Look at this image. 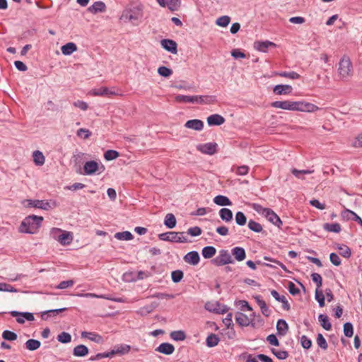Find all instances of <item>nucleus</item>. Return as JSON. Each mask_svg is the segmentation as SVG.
Listing matches in <instances>:
<instances>
[{"instance_id":"obj_34","label":"nucleus","mask_w":362,"mask_h":362,"mask_svg":"<svg viewBox=\"0 0 362 362\" xmlns=\"http://www.w3.org/2000/svg\"><path fill=\"white\" fill-rule=\"evenodd\" d=\"M214 202L221 206L232 205V202L227 197L223 195L216 196L214 198Z\"/></svg>"},{"instance_id":"obj_40","label":"nucleus","mask_w":362,"mask_h":362,"mask_svg":"<svg viewBox=\"0 0 362 362\" xmlns=\"http://www.w3.org/2000/svg\"><path fill=\"white\" fill-rule=\"evenodd\" d=\"M33 161L35 164L37 166H42L44 165L45 161V158L43 153L40 151H35L33 153Z\"/></svg>"},{"instance_id":"obj_41","label":"nucleus","mask_w":362,"mask_h":362,"mask_svg":"<svg viewBox=\"0 0 362 362\" xmlns=\"http://www.w3.org/2000/svg\"><path fill=\"white\" fill-rule=\"evenodd\" d=\"M216 253V249L213 246H206L202 250V255L205 259L214 257Z\"/></svg>"},{"instance_id":"obj_10","label":"nucleus","mask_w":362,"mask_h":362,"mask_svg":"<svg viewBox=\"0 0 362 362\" xmlns=\"http://www.w3.org/2000/svg\"><path fill=\"white\" fill-rule=\"evenodd\" d=\"M197 149L204 154L211 156L217 152L218 144L215 142L201 144L197 146Z\"/></svg>"},{"instance_id":"obj_54","label":"nucleus","mask_w":362,"mask_h":362,"mask_svg":"<svg viewBox=\"0 0 362 362\" xmlns=\"http://www.w3.org/2000/svg\"><path fill=\"white\" fill-rule=\"evenodd\" d=\"M57 340L61 343L66 344L71 341V336L68 332H62L57 336Z\"/></svg>"},{"instance_id":"obj_35","label":"nucleus","mask_w":362,"mask_h":362,"mask_svg":"<svg viewBox=\"0 0 362 362\" xmlns=\"http://www.w3.org/2000/svg\"><path fill=\"white\" fill-rule=\"evenodd\" d=\"M219 216L220 218L226 222H230L233 219V212L228 208L221 209L219 211Z\"/></svg>"},{"instance_id":"obj_63","label":"nucleus","mask_w":362,"mask_h":362,"mask_svg":"<svg viewBox=\"0 0 362 362\" xmlns=\"http://www.w3.org/2000/svg\"><path fill=\"white\" fill-rule=\"evenodd\" d=\"M158 73L161 76L169 77L173 74V71L166 66H162L158 69Z\"/></svg>"},{"instance_id":"obj_23","label":"nucleus","mask_w":362,"mask_h":362,"mask_svg":"<svg viewBox=\"0 0 362 362\" xmlns=\"http://www.w3.org/2000/svg\"><path fill=\"white\" fill-rule=\"evenodd\" d=\"M91 94L95 96H105V95H117L116 92L110 90L107 87H100L95 88L91 90Z\"/></svg>"},{"instance_id":"obj_64","label":"nucleus","mask_w":362,"mask_h":362,"mask_svg":"<svg viewBox=\"0 0 362 362\" xmlns=\"http://www.w3.org/2000/svg\"><path fill=\"white\" fill-rule=\"evenodd\" d=\"M300 344L304 349H309L312 346V341L307 336L302 335L300 337Z\"/></svg>"},{"instance_id":"obj_61","label":"nucleus","mask_w":362,"mask_h":362,"mask_svg":"<svg viewBox=\"0 0 362 362\" xmlns=\"http://www.w3.org/2000/svg\"><path fill=\"white\" fill-rule=\"evenodd\" d=\"M344 333L347 337H351L354 334V328L351 322H346L344 325Z\"/></svg>"},{"instance_id":"obj_39","label":"nucleus","mask_w":362,"mask_h":362,"mask_svg":"<svg viewBox=\"0 0 362 362\" xmlns=\"http://www.w3.org/2000/svg\"><path fill=\"white\" fill-rule=\"evenodd\" d=\"M318 320L320 325L327 331H329L332 328V325L329 322V317L325 314H320L318 316Z\"/></svg>"},{"instance_id":"obj_55","label":"nucleus","mask_w":362,"mask_h":362,"mask_svg":"<svg viewBox=\"0 0 362 362\" xmlns=\"http://www.w3.org/2000/svg\"><path fill=\"white\" fill-rule=\"evenodd\" d=\"M315 298L318 302L320 307L322 308L325 306V296L322 290L316 289Z\"/></svg>"},{"instance_id":"obj_26","label":"nucleus","mask_w":362,"mask_h":362,"mask_svg":"<svg viewBox=\"0 0 362 362\" xmlns=\"http://www.w3.org/2000/svg\"><path fill=\"white\" fill-rule=\"evenodd\" d=\"M81 337L84 339H88L91 341H94L96 343H101L103 341V337L95 333V332H81Z\"/></svg>"},{"instance_id":"obj_5","label":"nucleus","mask_w":362,"mask_h":362,"mask_svg":"<svg viewBox=\"0 0 362 362\" xmlns=\"http://www.w3.org/2000/svg\"><path fill=\"white\" fill-rule=\"evenodd\" d=\"M22 204L27 208H36L48 211L57 206L55 201L39 200V199H24Z\"/></svg>"},{"instance_id":"obj_31","label":"nucleus","mask_w":362,"mask_h":362,"mask_svg":"<svg viewBox=\"0 0 362 362\" xmlns=\"http://www.w3.org/2000/svg\"><path fill=\"white\" fill-rule=\"evenodd\" d=\"M235 320L241 327H247L250 324V318L243 313H237L235 315Z\"/></svg>"},{"instance_id":"obj_21","label":"nucleus","mask_w":362,"mask_h":362,"mask_svg":"<svg viewBox=\"0 0 362 362\" xmlns=\"http://www.w3.org/2000/svg\"><path fill=\"white\" fill-rule=\"evenodd\" d=\"M256 303L259 306L262 315L266 317H269L271 314V310L267 305L266 302L260 296H256L254 297Z\"/></svg>"},{"instance_id":"obj_25","label":"nucleus","mask_w":362,"mask_h":362,"mask_svg":"<svg viewBox=\"0 0 362 362\" xmlns=\"http://www.w3.org/2000/svg\"><path fill=\"white\" fill-rule=\"evenodd\" d=\"M292 87L290 85H276L274 87L273 91L277 95H287L292 92Z\"/></svg>"},{"instance_id":"obj_17","label":"nucleus","mask_w":362,"mask_h":362,"mask_svg":"<svg viewBox=\"0 0 362 362\" xmlns=\"http://www.w3.org/2000/svg\"><path fill=\"white\" fill-rule=\"evenodd\" d=\"M185 127L196 131H202L204 128V122L198 119L188 120L185 122Z\"/></svg>"},{"instance_id":"obj_45","label":"nucleus","mask_w":362,"mask_h":362,"mask_svg":"<svg viewBox=\"0 0 362 362\" xmlns=\"http://www.w3.org/2000/svg\"><path fill=\"white\" fill-rule=\"evenodd\" d=\"M115 238L119 240H131L134 238V236L129 231H123L116 233Z\"/></svg>"},{"instance_id":"obj_47","label":"nucleus","mask_w":362,"mask_h":362,"mask_svg":"<svg viewBox=\"0 0 362 362\" xmlns=\"http://www.w3.org/2000/svg\"><path fill=\"white\" fill-rule=\"evenodd\" d=\"M131 347L129 345L121 344L118 346H115V349L111 351L112 354H124L129 351Z\"/></svg>"},{"instance_id":"obj_22","label":"nucleus","mask_w":362,"mask_h":362,"mask_svg":"<svg viewBox=\"0 0 362 362\" xmlns=\"http://www.w3.org/2000/svg\"><path fill=\"white\" fill-rule=\"evenodd\" d=\"M156 351H158L161 354H165V355H170L172 354L175 351V347L173 344L165 342L160 344L156 349Z\"/></svg>"},{"instance_id":"obj_3","label":"nucleus","mask_w":362,"mask_h":362,"mask_svg":"<svg viewBox=\"0 0 362 362\" xmlns=\"http://www.w3.org/2000/svg\"><path fill=\"white\" fill-rule=\"evenodd\" d=\"M338 76L341 81H348L354 75V67L350 58L348 56H343L338 64Z\"/></svg>"},{"instance_id":"obj_18","label":"nucleus","mask_w":362,"mask_h":362,"mask_svg":"<svg viewBox=\"0 0 362 362\" xmlns=\"http://www.w3.org/2000/svg\"><path fill=\"white\" fill-rule=\"evenodd\" d=\"M184 260L192 265H197L200 260L199 255L197 251H191L184 256Z\"/></svg>"},{"instance_id":"obj_33","label":"nucleus","mask_w":362,"mask_h":362,"mask_svg":"<svg viewBox=\"0 0 362 362\" xmlns=\"http://www.w3.org/2000/svg\"><path fill=\"white\" fill-rule=\"evenodd\" d=\"M88 354V349L83 344H80L74 348L73 354L76 357H83Z\"/></svg>"},{"instance_id":"obj_57","label":"nucleus","mask_w":362,"mask_h":362,"mask_svg":"<svg viewBox=\"0 0 362 362\" xmlns=\"http://www.w3.org/2000/svg\"><path fill=\"white\" fill-rule=\"evenodd\" d=\"M0 291L17 293L18 290L6 283H0Z\"/></svg>"},{"instance_id":"obj_24","label":"nucleus","mask_w":362,"mask_h":362,"mask_svg":"<svg viewBox=\"0 0 362 362\" xmlns=\"http://www.w3.org/2000/svg\"><path fill=\"white\" fill-rule=\"evenodd\" d=\"M271 294L276 300L282 303V308L284 310H288L290 309V305L284 296L279 295V293L276 290H272Z\"/></svg>"},{"instance_id":"obj_50","label":"nucleus","mask_w":362,"mask_h":362,"mask_svg":"<svg viewBox=\"0 0 362 362\" xmlns=\"http://www.w3.org/2000/svg\"><path fill=\"white\" fill-rule=\"evenodd\" d=\"M247 226L251 230L255 233H260L263 230L262 225L253 220H250Z\"/></svg>"},{"instance_id":"obj_49","label":"nucleus","mask_w":362,"mask_h":362,"mask_svg":"<svg viewBox=\"0 0 362 362\" xmlns=\"http://www.w3.org/2000/svg\"><path fill=\"white\" fill-rule=\"evenodd\" d=\"M271 351L279 360H285L288 357V353L286 351L278 350L273 348L271 349Z\"/></svg>"},{"instance_id":"obj_20","label":"nucleus","mask_w":362,"mask_h":362,"mask_svg":"<svg viewBox=\"0 0 362 362\" xmlns=\"http://www.w3.org/2000/svg\"><path fill=\"white\" fill-rule=\"evenodd\" d=\"M73 233L69 231L62 230V234L59 236L58 242L62 245H69L73 241Z\"/></svg>"},{"instance_id":"obj_44","label":"nucleus","mask_w":362,"mask_h":362,"mask_svg":"<svg viewBox=\"0 0 362 362\" xmlns=\"http://www.w3.org/2000/svg\"><path fill=\"white\" fill-rule=\"evenodd\" d=\"M170 338L176 341H184L186 339V334L182 330L173 331L170 334Z\"/></svg>"},{"instance_id":"obj_36","label":"nucleus","mask_w":362,"mask_h":362,"mask_svg":"<svg viewBox=\"0 0 362 362\" xmlns=\"http://www.w3.org/2000/svg\"><path fill=\"white\" fill-rule=\"evenodd\" d=\"M77 49V46L74 42H68L61 47L63 54L70 55Z\"/></svg>"},{"instance_id":"obj_9","label":"nucleus","mask_w":362,"mask_h":362,"mask_svg":"<svg viewBox=\"0 0 362 362\" xmlns=\"http://www.w3.org/2000/svg\"><path fill=\"white\" fill-rule=\"evenodd\" d=\"M212 262L216 266H223L232 263L233 259L228 250H221L219 255L212 260Z\"/></svg>"},{"instance_id":"obj_1","label":"nucleus","mask_w":362,"mask_h":362,"mask_svg":"<svg viewBox=\"0 0 362 362\" xmlns=\"http://www.w3.org/2000/svg\"><path fill=\"white\" fill-rule=\"evenodd\" d=\"M144 18L143 6L139 4L128 5L122 12L119 20L125 23H129L132 25H139Z\"/></svg>"},{"instance_id":"obj_30","label":"nucleus","mask_w":362,"mask_h":362,"mask_svg":"<svg viewBox=\"0 0 362 362\" xmlns=\"http://www.w3.org/2000/svg\"><path fill=\"white\" fill-rule=\"evenodd\" d=\"M197 104H210L216 102V97L214 95H195Z\"/></svg>"},{"instance_id":"obj_2","label":"nucleus","mask_w":362,"mask_h":362,"mask_svg":"<svg viewBox=\"0 0 362 362\" xmlns=\"http://www.w3.org/2000/svg\"><path fill=\"white\" fill-rule=\"evenodd\" d=\"M43 217L36 215H30L24 218L21 222L19 231L23 233L35 234L41 226Z\"/></svg>"},{"instance_id":"obj_53","label":"nucleus","mask_w":362,"mask_h":362,"mask_svg":"<svg viewBox=\"0 0 362 362\" xmlns=\"http://www.w3.org/2000/svg\"><path fill=\"white\" fill-rule=\"evenodd\" d=\"M230 21V18L228 16H222L216 19V23L221 27H226Z\"/></svg>"},{"instance_id":"obj_12","label":"nucleus","mask_w":362,"mask_h":362,"mask_svg":"<svg viewBox=\"0 0 362 362\" xmlns=\"http://www.w3.org/2000/svg\"><path fill=\"white\" fill-rule=\"evenodd\" d=\"M276 47V45L271 41H256L254 42V48L261 52H267L268 49L270 47Z\"/></svg>"},{"instance_id":"obj_52","label":"nucleus","mask_w":362,"mask_h":362,"mask_svg":"<svg viewBox=\"0 0 362 362\" xmlns=\"http://www.w3.org/2000/svg\"><path fill=\"white\" fill-rule=\"evenodd\" d=\"M337 248L340 251V255L344 257L349 258L351 255L350 248L346 245H339Z\"/></svg>"},{"instance_id":"obj_27","label":"nucleus","mask_w":362,"mask_h":362,"mask_svg":"<svg viewBox=\"0 0 362 362\" xmlns=\"http://www.w3.org/2000/svg\"><path fill=\"white\" fill-rule=\"evenodd\" d=\"M277 334L279 336H284L288 330V325L286 320L279 319L276 323Z\"/></svg>"},{"instance_id":"obj_37","label":"nucleus","mask_w":362,"mask_h":362,"mask_svg":"<svg viewBox=\"0 0 362 362\" xmlns=\"http://www.w3.org/2000/svg\"><path fill=\"white\" fill-rule=\"evenodd\" d=\"M175 100L177 103H194V101H197V98H195V95H177L175 96Z\"/></svg>"},{"instance_id":"obj_60","label":"nucleus","mask_w":362,"mask_h":362,"mask_svg":"<svg viewBox=\"0 0 362 362\" xmlns=\"http://www.w3.org/2000/svg\"><path fill=\"white\" fill-rule=\"evenodd\" d=\"M119 156V153L115 150H107L104 153V158L107 160H112Z\"/></svg>"},{"instance_id":"obj_15","label":"nucleus","mask_w":362,"mask_h":362,"mask_svg":"<svg viewBox=\"0 0 362 362\" xmlns=\"http://www.w3.org/2000/svg\"><path fill=\"white\" fill-rule=\"evenodd\" d=\"M160 45L163 49L171 52L172 54H176L177 52V43L170 39H163L160 41Z\"/></svg>"},{"instance_id":"obj_28","label":"nucleus","mask_w":362,"mask_h":362,"mask_svg":"<svg viewBox=\"0 0 362 362\" xmlns=\"http://www.w3.org/2000/svg\"><path fill=\"white\" fill-rule=\"evenodd\" d=\"M106 6L103 1H95L89 8L88 11L92 13H102L105 11Z\"/></svg>"},{"instance_id":"obj_51","label":"nucleus","mask_w":362,"mask_h":362,"mask_svg":"<svg viewBox=\"0 0 362 362\" xmlns=\"http://www.w3.org/2000/svg\"><path fill=\"white\" fill-rule=\"evenodd\" d=\"M316 342L319 347L323 350H326L328 347L327 342L322 334H318L316 338Z\"/></svg>"},{"instance_id":"obj_42","label":"nucleus","mask_w":362,"mask_h":362,"mask_svg":"<svg viewBox=\"0 0 362 362\" xmlns=\"http://www.w3.org/2000/svg\"><path fill=\"white\" fill-rule=\"evenodd\" d=\"M323 228L328 232L333 233H339L341 230V228L339 223H325L323 226Z\"/></svg>"},{"instance_id":"obj_16","label":"nucleus","mask_w":362,"mask_h":362,"mask_svg":"<svg viewBox=\"0 0 362 362\" xmlns=\"http://www.w3.org/2000/svg\"><path fill=\"white\" fill-rule=\"evenodd\" d=\"M298 111L300 112H314L320 110L319 107L313 103L298 101Z\"/></svg>"},{"instance_id":"obj_32","label":"nucleus","mask_w":362,"mask_h":362,"mask_svg":"<svg viewBox=\"0 0 362 362\" xmlns=\"http://www.w3.org/2000/svg\"><path fill=\"white\" fill-rule=\"evenodd\" d=\"M66 310V308H62L59 309L46 310L42 313L41 317L42 320H47L49 317H54L57 314L65 311Z\"/></svg>"},{"instance_id":"obj_58","label":"nucleus","mask_w":362,"mask_h":362,"mask_svg":"<svg viewBox=\"0 0 362 362\" xmlns=\"http://www.w3.org/2000/svg\"><path fill=\"white\" fill-rule=\"evenodd\" d=\"M280 76L288 78L290 79H298L300 76L295 71H281L278 74Z\"/></svg>"},{"instance_id":"obj_14","label":"nucleus","mask_w":362,"mask_h":362,"mask_svg":"<svg viewBox=\"0 0 362 362\" xmlns=\"http://www.w3.org/2000/svg\"><path fill=\"white\" fill-rule=\"evenodd\" d=\"M156 1L161 7H167L172 11H177L180 5L179 0H156Z\"/></svg>"},{"instance_id":"obj_48","label":"nucleus","mask_w":362,"mask_h":362,"mask_svg":"<svg viewBox=\"0 0 362 362\" xmlns=\"http://www.w3.org/2000/svg\"><path fill=\"white\" fill-rule=\"evenodd\" d=\"M235 220L238 225L243 226L247 223L246 216L242 211H238L235 216Z\"/></svg>"},{"instance_id":"obj_43","label":"nucleus","mask_w":362,"mask_h":362,"mask_svg":"<svg viewBox=\"0 0 362 362\" xmlns=\"http://www.w3.org/2000/svg\"><path fill=\"white\" fill-rule=\"evenodd\" d=\"M41 343L37 339H28L25 344V348L29 351H35L40 348Z\"/></svg>"},{"instance_id":"obj_19","label":"nucleus","mask_w":362,"mask_h":362,"mask_svg":"<svg viewBox=\"0 0 362 362\" xmlns=\"http://www.w3.org/2000/svg\"><path fill=\"white\" fill-rule=\"evenodd\" d=\"M224 122V117L218 114H214L207 117V123L209 126H219Z\"/></svg>"},{"instance_id":"obj_13","label":"nucleus","mask_w":362,"mask_h":362,"mask_svg":"<svg viewBox=\"0 0 362 362\" xmlns=\"http://www.w3.org/2000/svg\"><path fill=\"white\" fill-rule=\"evenodd\" d=\"M341 216L345 220H352L357 222L361 227H362V218L354 211L349 209H345L341 211Z\"/></svg>"},{"instance_id":"obj_62","label":"nucleus","mask_w":362,"mask_h":362,"mask_svg":"<svg viewBox=\"0 0 362 362\" xmlns=\"http://www.w3.org/2000/svg\"><path fill=\"white\" fill-rule=\"evenodd\" d=\"M311 278L313 281L316 284V289H320L322 284V278L321 275L318 273H313L311 274Z\"/></svg>"},{"instance_id":"obj_56","label":"nucleus","mask_w":362,"mask_h":362,"mask_svg":"<svg viewBox=\"0 0 362 362\" xmlns=\"http://www.w3.org/2000/svg\"><path fill=\"white\" fill-rule=\"evenodd\" d=\"M183 272L181 270H175L171 272V279L174 283L180 282L183 278Z\"/></svg>"},{"instance_id":"obj_11","label":"nucleus","mask_w":362,"mask_h":362,"mask_svg":"<svg viewBox=\"0 0 362 362\" xmlns=\"http://www.w3.org/2000/svg\"><path fill=\"white\" fill-rule=\"evenodd\" d=\"M10 314L11 316L16 317V321L20 324L24 323L25 320L33 321L35 319L33 314L28 312L20 313L13 310Z\"/></svg>"},{"instance_id":"obj_4","label":"nucleus","mask_w":362,"mask_h":362,"mask_svg":"<svg viewBox=\"0 0 362 362\" xmlns=\"http://www.w3.org/2000/svg\"><path fill=\"white\" fill-rule=\"evenodd\" d=\"M252 208L257 213L265 217L269 222L278 228H280L282 225V221L279 216L272 209L264 208L262 205L257 203L252 204Z\"/></svg>"},{"instance_id":"obj_59","label":"nucleus","mask_w":362,"mask_h":362,"mask_svg":"<svg viewBox=\"0 0 362 362\" xmlns=\"http://www.w3.org/2000/svg\"><path fill=\"white\" fill-rule=\"evenodd\" d=\"M2 337L5 340L8 341H14L17 339L18 336L17 334L9 330H4L2 333Z\"/></svg>"},{"instance_id":"obj_7","label":"nucleus","mask_w":362,"mask_h":362,"mask_svg":"<svg viewBox=\"0 0 362 362\" xmlns=\"http://www.w3.org/2000/svg\"><path fill=\"white\" fill-rule=\"evenodd\" d=\"M105 170V166L95 160L87 161L83 165V173L85 175H90L96 173L98 171L102 173Z\"/></svg>"},{"instance_id":"obj_38","label":"nucleus","mask_w":362,"mask_h":362,"mask_svg":"<svg viewBox=\"0 0 362 362\" xmlns=\"http://www.w3.org/2000/svg\"><path fill=\"white\" fill-rule=\"evenodd\" d=\"M176 218L173 214H167L164 219V225L170 229L174 228L176 226Z\"/></svg>"},{"instance_id":"obj_8","label":"nucleus","mask_w":362,"mask_h":362,"mask_svg":"<svg viewBox=\"0 0 362 362\" xmlns=\"http://www.w3.org/2000/svg\"><path fill=\"white\" fill-rule=\"evenodd\" d=\"M272 107L274 108H280L286 110L298 111V101H274L271 104Z\"/></svg>"},{"instance_id":"obj_6","label":"nucleus","mask_w":362,"mask_h":362,"mask_svg":"<svg viewBox=\"0 0 362 362\" xmlns=\"http://www.w3.org/2000/svg\"><path fill=\"white\" fill-rule=\"evenodd\" d=\"M158 238L163 241H168L172 243H187V239L185 232L170 231L163 233L158 235Z\"/></svg>"},{"instance_id":"obj_46","label":"nucleus","mask_w":362,"mask_h":362,"mask_svg":"<svg viewBox=\"0 0 362 362\" xmlns=\"http://www.w3.org/2000/svg\"><path fill=\"white\" fill-rule=\"evenodd\" d=\"M219 342L218 337L215 334H210L206 340V344L209 347H214L218 345Z\"/></svg>"},{"instance_id":"obj_29","label":"nucleus","mask_w":362,"mask_h":362,"mask_svg":"<svg viewBox=\"0 0 362 362\" xmlns=\"http://www.w3.org/2000/svg\"><path fill=\"white\" fill-rule=\"evenodd\" d=\"M231 252L235 259L238 262L244 260L246 257L245 250L243 247H235Z\"/></svg>"}]
</instances>
